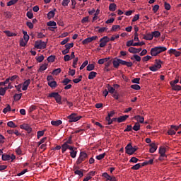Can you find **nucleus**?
<instances>
[{"label":"nucleus","instance_id":"nucleus-28","mask_svg":"<svg viewBox=\"0 0 181 181\" xmlns=\"http://www.w3.org/2000/svg\"><path fill=\"white\" fill-rule=\"evenodd\" d=\"M151 36H153L155 38H158L160 37V33L158 30H156L154 32H152L151 34H149Z\"/></svg>","mask_w":181,"mask_h":181},{"label":"nucleus","instance_id":"nucleus-12","mask_svg":"<svg viewBox=\"0 0 181 181\" xmlns=\"http://www.w3.org/2000/svg\"><path fill=\"white\" fill-rule=\"evenodd\" d=\"M102 177H105V179H106V181H117L115 177L110 176L109 174H107V173H103Z\"/></svg>","mask_w":181,"mask_h":181},{"label":"nucleus","instance_id":"nucleus-24","mask_svg":"<svg viewBox=\"0 0 181 181\" xmlns=\"http://www.w3.org/2000/svg\"><path fill=\"white\" fill-rule=\"evenodd\" d=\"M95 77H97V72L92 71L88 75V79L89 80H93Z\"/></svg>","mask_w":181,"mask_h":181},{"label":"nucleus","instance_id":"nucleus-3","mask_svg":"<svg viewBox=\"0 0 181 181\" xmlns=\"http://www.w3.org/2000/svg\"><path fill=\"white\" fill-rule=\"evenodd\" d=\"M48 97L51 98H54L55 102H57V103L62 105V96H60L59 93H56V92H53L51 93V94L48 95Z\"/></svg>","mask_w":181,"mask_h":181},{"label":"nucleus","instance_id":"nucleus-5","mask_svg":"<svg viewBox=\"0 0 181 181\" xmlns=\"http://www.w3.org/2000/svg\"><path fill=\"white\" fill-rule=\"evenodd\" d=\"M47 44V42L38 40L37 41L35 42V48L40 49H46Z\"/></svg>","mask_w":181,"mask_h":181},{"label":"nucleus","instance_id":"nucleus-34","mask_svg":"<svg viewBox=\"0 0 181 181\" xmlns=\"http://www.w3.org/2000/svg\"><path fill=\"white\" fill-rule=\"evenodd\" d=\"M48 86L51 87L52 88H56L57 87V82L55 81H48L47 83Z\"/></svg>","mask_w":181,"mask_h":181},{"label":"nucleus","instance_id":"nucleus-58","mask_svg":"<svg viewBox=\"0 0 181 181\" xmlns=\"http://www.w3.org/2000/svg\"><path fill=\"white\" fill-rule=\"evenodd\" d=\"M69 3H70V0H63V1L62 2V5L63 6H68Z\"/></svg>","mask_w":181,"mask_h":181},{"label":"nucleus","instance_id":"nucleus-13","mask_svg":"<svg viewBox=\"0 0 181 181\" xmlns=\"http://www.w3.org/2000/svg\"><path fill=\"white\" fill-rule=\"evenodd\" d=\"M168 53L174 54L175 57H179L181 55V52H178L175 49H170L169 51H168Z\"/></svg>","mask_w":181,"mask_h":181},{"label":"nucleus","instance_id":"nucleus-7","mask_svg":"<svg viewBox=\"0 0 181 181\" xmlns=\"http://www.w3.org/2000/svg\"><path fill=\"white\" fill-rule=\"evenodd\" d=\"M100 44L99 45V47L100 48H104L106 46V44L110 42V38L107 36L103 37V38L100 39Z\"/></svg>","mask_w":181,"mask_h":181},{"label":"nucleus","instance_id":"nucleus-31","mask_svg":"<svg viewBox=\"0 0 181 181\" xmlns=\"http://www.w3.org/2000/svg\"><path fill=\"white\" fill-rule=\"evenodd\" d=\"M69 146H70L66 144H64L63 145H62V146H61L62 147V153H64L65 151H66V150L69 149Z\"/></svg>","mask_w":181,"mask_h":181},{"label":"nucleus","instance_id":"nucleus-25","mask_svg":"<svg viewBox=\"0 0 181 181\" xmlns=\"http://www.w3.org/2000/svg\"><path fill=\"white\" fill-rule=\"evenodd\" d=\"M47 63H45L40 68L38 69V72H43V71L46 70L47 69Z\"/></svg>","mask_w":181,"mask_h":181},{"label":"nucleus","instance_id":"nucleus-54","mask_svg":"<svg viewBox=\"0 0 181 181\" xmlns=\"http://www.w3.org/2000/svg\"><path fill=\"white\" fill-rule=\"evenodd\" d=\"M82 80V76H79L78 78H75L72 81L75 83L76 84L80 83Z\"/></svg>","mask_w":181,"mask_h":181},{"label":"nucleus","instance_id":"nucleus-14","mask_svg":"<svg viewBox=\"0 0 181 181\" xmlns=\"http://www.w3.org/2000/svg\"><path fill=\"white\" fill-rule=\"evenodd\" d=\"M149 153H154L157 151L158 146L156 145V144L152 143L149 144Z\"/></svg>","mask_w":181,"mask_h":181},{"label":"nucleus","instance_id":"nucleus-1","mask_svg":"<svg viewBox=\"0 0 181 181\" xmlns=\"http://www.w3.org/2000/svg\"><path fill=\"white\" fill-rule=\"evenodd\" d=\"M166 51L165 47L158 46L151 49V55L152 57H157L158 54Z\"/></svg>","mask_w":181,"mask_h":181},{"label":"nucleus","instance_id":"nucleus-8","mask_svg":"<svg viewBox=\"0 0 181 181\" xmlns=\"http://www.w3.org/2000/svg\"><path fill=\"white\" fill-rule=\"evenodd\" d=\"M74 47V43H69L64 45L65 49L62 51V54L63 55H66V54H69V52L70 51V49H71Z\"/></svg>","mask_w":181,"mask_h":181},{"label":"nucleus","instance_id":"nucleus-53","mask_svg":"<svg viewBox=\"0 0 181 181\" xmlns=\"http://www.w3.org/2000/svg\"><path fill=\"white\" fill-rule=\"evenodd\" d=\"M27 42H28V41H25V40H23V39H22L19 42V45H21V47H25V45H27Z\"/></svg>","mask_w":181,"mask_h":181},{"label":"nucleus","instance_id":"nucleus-48","mask_svg":"<svg viewBox=\"0 0 181 181\" xmlns=\"http://www.w3.org/2000/svg\"><path fill=\"white\" fill-rule=\"evenodd\" d=\"M55 59L54 56H49L47 58V61L49 63H53L54 62Z\"/></svg>","mask_w":181,"mask_h":181},{"label":"nucleus","instance_id":"nucleus-16","mask_svg":"<svg viewBox=\"0 0 181 181\" xmlns=\"http://www.w3.org/2000/svg\"><path fill=\"white\" fill-rule=\"evenodd\" d=\"M29 85H30V79H28L27 81H24V83H23L22 90L26 91Z\"/></svg>","mask_w":181,"mask_h":181},{"label":"nucleus","instance_id":"nucleus-30","mask_svg":"<svg viewBox=\"0 0 181 181\" xmlns=\"http://www.w3.org/2000/svg\"><path fill=\"white\" fill-rule=\"evenodd\" d=\"M116 4H110V6H108V10L111 12H115L116 11Z\"/></svg>","mask_w":181,"mask_h":181},{"label":"nucleus","instance_id":"nucleus-27","mask_svg":"<svg viewBox=\"0 0 181 181\" xmlns=\"http://www.w3.org/2000/svg\"><path fill=\"white\" fill-rule=\"evenodd\" d=\"M62 123H63V122H62V120H56V121L51 122V124L54 127H58V126L61 125Z\"/></svg>","mask_w":181,"mask_h":181},{"label":"nucleus","instance_id":"nucleus-26","mask_svg":"<svg viewBox=\"0 0 181 181\" xmlns=\"http://www.w3.org/2000/svg\"><path fill=\"white\" fill-rule=\"evenodd\" d=\"M171 88L174 91H181V86L180 85H170Z\"/></svg>","mask_w":181,"mask_h":181},{"label":"nucleus","instance_id":"nucleus-19","mask_svg":"<svg viewBox=\"0 0 181 181\" xmlns=\"http://www.w3.org/2000/svg\"><path fill=\"white\" fill-rule=\"evenodd\" d=\"M134 119L136 120L137 122H139V123H144V117L141 116V115H136L135 117H134Z\"/></svg>","mask_w":181,"mask_h":181},{"label":"nucleus","instance_id":"nucleus-23","mask_svg":"<svg viewBox=\"0 0 181 181\" xmlns=\"http://www.w3.org/2000/svg\"><path fill=\"white\" fill-rule=\"evenodd\" d=\"M162 61L156 59V64L152 67H157L158 69L162 68Z\"/></svg>","mask_w":181,"mask_h":181},{"label":"nucleus","instance_id":"nucleus-38","mask_svg":"<svg viewBox=\"0 0 181 181\" xmlns=\"http://www.w3.org/2000/svg\"><path fill=\"white\" fill-rule=\"evenodd\" d=\"M11 111V106L10 105H6V107L2 110V113L6 114L7 112Z\"/></svg>","mask_w":181,"mask_h":181},{"label":"nucleus","instance_id":"nucleus-11","mask_svg":"<svg viewBox=\"0 0 181 181\" xmlns=\"http://www.w3.org/2000/svg\"><path fill=\"white\" fill-rule=\"evenodd\" d=\"M97 39H98L97 36H93V37H88L87 39H84V40L82 41V44L87 45L88 43L92 42L93 41H95Z\"/></svg>","mask_w":181,"mask_h":181},{"label":"nucleus","instance_id":"nucleus-46","mask_svg":"<svg viewBox=\"0 0 181 181\" xmlns=\"http://www.w3.org/2000/svg\"><path fill=\"white\" fill-rule=\"evenodd\" d=\"M7 126L11 128H16L17 127V125H16L15 123H13V122H12V121L7 122Z\"/></svg>","mask_w":181,"mask_h":181},{"label":"nucleus","instance_id":"nucleus-21","mask_svg":"<svg viewBox=\"0 0 181 181\" xmlns=\"http://www.w3.org/2000/svg\"><path fill=\"white\" fill-rule=\"evenodd\" d=\"M74 173L76 175H78L79 177H83V170H74Z\"/></svg>","mask_w":181,"mask_h":181},{"label":"nucleus","instance_id":"nucleus-60","mask_svg":"<svg viewBox=\"0 0 181 181\" xmlns=\"http://www.w3.org/2000/svg\"><path fill=\"white\" fill-rule=\"evenodd\" d=\"M27 27L29 28V29H33L34 25L30 21H27Z\"/></svg>","mask_w":181,"mask_h":181},{"label":"nucleus","instance_id":"nucleus-61","mask_svg":"<svg viewBox=\"0 0 181 181\" xmlns=\"http://www.w3.org/2000/svg\"><path fill=\"white\" fill-rule=\"evenodd\" d=\"M168 134L170 135V136H173V135L176 134V132H175V130H173V129H170L168 131Z\"/></svg>","mask_w":181,"mask_h":181},{"label":"nucleus","instance_id":"nucleus-49","mask_svg":"<svg viewBox=\"0 0 181 181\" xmlns=\"http://www.w3.org/2000/svg\"><path fill=\"white\" fill-rule=\"evenodd\" d=\"M88 61L87 60L84 61L82 65H81V67H79V70H83L84 67H86V66H88Z\"/></svg>","mask_w":181,"mask_h":181},{"label":"nucleus","instance_id":"nucleus-4","mask_svg":"<svg viewBox=\"0 0 181 181\" xmlns=\"http://www.w3.org/2000/svg\"><path fill=\"white\" fill-rule=\"evenodd\" d=\"M137 150L138 148H134L130 143H129V144L125 146V153L128 155H133Z\"/></svg>","mask_w":181,"mask_h":181},{"label":"nucleus","instance_id":"nucleus-35","mask_svg":"<svg viewBox=\"0 0 181 181\" xmlns=\"http://www.w3.org/2000/svg\"><path fill=\"white\" fill-rule=\"evenodd\" d=\"M22 95H23L22 93L14 94V96H13L14 101H19V100L22 98Z\"/></svg>","mask_w":181,"mask_h":181},{"label":"nucleus","instance_id":"nucleus-10","mask_svg":"<svg viewBox=\"0 0 181 181\" xmlns=\"http://www.w3.org/2000/svg\"><path fill=\"white\" fill-rule=\"evenodd\" d=\"M21 129H24L27 131L28 134H30L32 132V127L29 126L28 124H23L20 126Z\"/></svg>","mask_w":181,"mask_h":181},{"label":"nucleus","instance_id":"nucleus-40","mask_svg":"<svg viewBox=\"0 0 181 181\" xmlns=\"http://www.w3.org/2000/svg\"><path fill=\"white\" fill-rule=\"evenodd\" d=\"M60 72H62V69H60V68L55 69L53 70V71L52 72V75L57 76V75L59 74Z\"/></svg>","mask_w":181,"mask_h":181},{"label":"nucleus","instance_id":"nucleus-57","mask_svg":"<svg viewBox=\"0 0 181 181\" xmlns=\"http://www.w3.org/2000/svg\"><path fill=\"white\" fill-rule=\"evenodd\" d=\"M45 134V131H38L37 132V139H39L40 137H42Z\"/></svg>","mask_w":181,"mask_h":181},{"label":"nucleus","instance_id":"nucleus-36","mask_svg":"<svg viewBox=\"0 0 181 181\" xmlns=\"http://www.w3.org/2000/svg\"><path fill=\"white\" fill-rule=\"evenodd\" d=\"M6 35L8 36V37H15L17 36V34L13 33H11L9 30H5Z\"/></svg>","mask_w":181,"mask_h":181},{"label":"nucleus","instance_id":"nucleus-56","mask_svg":"<svg viewBox=\"0 0 181 181\" xmlns=\"http://www.w3.org/2000/svg\"><path fill=\"white\" fill-rule=\"evenodd\" d=\"M70 82H71V80L69 78H64V80L62 81V83H63L64 86L68 85Z\"/></svg>","mask_w":181,"mask_h":181},{"label":"nucleus","instance_id":"nucleus-62","mask_svg":"<svg viewBox=\"0 0 181 181\" xmlns=\"http://www.w3.org/2000/svg\"><path fill=\"white\" fill-rule=\"evenodd\" d=\"M27 17L29 19H33V12L32 11H28L27 12Z\"/></svg>","mask_w":181,"mask_h":181},{"label":"nucleus","instance_id":"nucleus-55","mask_svg":"<svg viewBox=\"0 0 181 181\" xmlns=\"http://www.w3.org/2000/svg\"><path fill=\"white\" fill-rule=\"evenodd\" d=\"M76 155H77V151H70V156L71 157V158H76Z\"/></svg>","mask_w":181,"mask_h":181},{"label":"nucleus","instance_id":"nucleus-59","mask_svg":"<svg viewBox=\"0 0 181 181\" xmlns=\"http://www.w3.org/2000/svg\"><path fill=\"white\" fill-rule=\"evenodd\" d=\"M107 90H108L107 92L110 93V94H113L117 92L115 90V88L112 87H108Z\"/></svg>","mask_w":181,"mask_h":181},{"label":"nucleus","instance_id":"nucleus-33","mask_svg":"<svg viewBox=\"0 0 181 181\" xmlns=\"http://www.w3.org/2000/svg\"><path fill=\"white\" fill-rule=\"evenodd\" d=\"M128 51L129 52L132 53V54H138V53H140L137 49L136 48H134L133 47H129L128 49Z\"/></svg>","mask_w":181,"mask_h":181},{"label":"nucleus","instance_id":"nucleus-44","mask_svg":"<svg viewBox=\"0 0 181 181\" xmlns=\"http://www.w3.org/2000/svg\"><path fill=\"white\" fill-rule=\"evenodd\" d=\"M141 165H140V163H137L136 165H134L133 167H132V170H138L139 169H140L141 168Z\"/></svg>","mask_w":181,"mask_h":181},{"label":"nucleus","instance_id":"nucleus-42","mask_svg":"<svg viewBox=\"0 0 181 181\" xmlns=\"http://www.w3.org/2000/svg\"><path fill=\"white\" fill-rule=\"evenodd\" d=\"M134 131L138 132L140 130V124L139 122L135 123V125L132 127Z\"/></svg>","mask_w":181,"mask_h":181},{"label":"nucleus","instance_id":"nucleus-15","mask_svg":"<svg viewBox=\"0 0 181 181\" xmlns=\"http://www.w3.org/2000/svg\"><path fill=\"white\" fill-rule=\"evenodd\" d=\"M159 154H160V157H159V160H162V158L166 157L165 148H159Z\"/></svg>","mask_w":181,"mask_h":181},{"label":"nucleus","instance_id":"nucleus-6","mask_svg":"<svg viewBox=\"0 0 181 181\" xmlns=\"http://www.w3.org/2000/svg\"><path fill=\"white\" fill-rule=\"evenodd\" d=\"M82 118L81 116H76L75 113L68 116L69 123L76 122Z\"/></svg>","mask_w":181,"mask_h":181},{"label":"nucleus","instance_id":"nucleus-52","mask_svg":"<svg viewBox=\"0 0 181 181\" xmlns=\"http://www.w3.org/2000/svg\"><path fill=\"white\" fill-rule=\"evenodd\" d=\"M139 161V159L136 157H132L129 160V162L130 163H137Z\"/></svg>","mask_w":181,"mask_h":181},{"label":"nucleus","instance_id":"nucleus-47","mask_svg":"<svg viewBox=\"0 0 181 181\" xmlns=\"http://www.w3.org/2000/svg\"><path fill=\"white\" fill-rule=\"evenodd\" d=\"M94 68H95L94 64H88V66H87V71H93V70H94Z\"/></svg>","mask_w":181,"mask_h":181},{"label":"nucleus","instance_id":"nucleus-22","mask_svg":"<svg viewBox=\"0 0 181 181\" xmlns=\"http://www.w3.org/2000/svg\"><path fill=\"white\" fill-rule=\"evenodd\" d=\"M142 39L146 40V41H151L153 39L154 36L149 34L144 35Z\"/></svg>","mask_w":181,"mask_h":181},{"label":"nucleus","instance_id":"nucleus-41","mask_svg":"<svg viewBox=\"0 0 181 181\" xmlns=\"http://www.w3.org/2000/svg\"><path fill=\"white\" fill-rule=\"evenodd\" d=\"M105 156H106V153H103V154H100V155L96 156L95 158H96V160H101L104 159V158L105 157Z\"/></svg>","mask_w":181,"mask_h":181},{"label":"nucleus","instance_id":"nucleus-45","mask_svg":"<svg viewBox=\"0 0 181 181\" xmlns=\"http://www.w3.org/2000/svg\"><path fill=\"white\" fill-rule=\"evenodd\" d=\"M18 2V0H11L10 1H8L7 3V6H11L15 5Z\"/></svg>","mask_w":181,"mask_h":181},{"label":"nucleus","instance_id":"nucleus-63","mask_svg":"<svg viewBox=\"0 0 181 181\" xmlns=\"http://www.w3.org/2000/svg\"><path fill=\"white\" fill-rule=\"evenodd\" d=\"M44 57L42 55L38 57L37 58H36V61L38 62V63H41L42 62L43 59H44Z\"/></svg>","mask_w":181,"mask_h":181},{"label":"nucleus","instance_id":"nucleus-64","mask_svg":"<svg viewBox=\"0 0 181 181\" xmlns=\"http://www.w3.org/2000/svg\"><path fill=\"white\" fill-rule=\"evenodd\" d=\"M134 41L133 40H130L127 42V47H131L133 46L134 47Z\"/></svg>","mask_w":181,"mask_h":181},{"label":"nucleus","instance_id":"nucleus-20","mask_svg":"<svg viewBox=\"0 0 181 181\" xmlns=\"http://www.w3.org/2000/svg\"><path fill=\"white\" fill-rule=\"evenodd\" d=\"M7 133L11 135L14 134L17 136H21V133H19L18 130H7Z\"/></svg>","mask_w":181,"mask_h":181},{"label":"nucleus","instance_id":"nucleus-43","mask_svg":"<svg viewBox=\"0 0 181 181\" xmlns=\"http://www.w3.org/2000/svg\"><path fill=\"white\" fill-rule=\"evenodd\" d=\"M121 30V26L119 25H112L111 28V31L116 32L117 30Z\"/></svg>","mask_w":181,"mask_h":181},{"label":"nucleus","instance_id":"nucleus-18","mask_svg":"<svg viewBox=\"0 0 181 181\" xmlns=\"http://www.w3.org/2000/svg\"><path fill=\"white\" fill-rule=\"evenodd\" d=\"M112 64H113V67L116 69H117L120 65L118 58H115L113 61H112Z\"/></svg>","mask_w":181,"mask_h":181},{"label":"nucleus","instance_id":"nucleus-29","mask_svg":"<svg viewBox=\"0 0 181 181\" xmlns=\"http://www.w3.org/2000/svg\"><path fill=\"white\" fill-rule=\"evenodd\" d=\"M2 161H8L11 160L10 155L8 154H2L1 156Z\"/></svg>","mask_w":181,"mask_h":181},{"label":"nucleus","instance_id":"nucleus-32","mask_svg":"<svg viewBox=\"0 0 181 181\" xmlns=\"http://www.w3.org/2000/svg\"><path fill=\"white\" fill-rule=\"evenodd\" d=\"M130 59L135 60L136 62H141V57L140 56H139L138 54H134V56L132 57V58H130Z\"/></svg>","mask_w":181,"mask_h":181},{"label":"nucleus","instance_id":"nucleus-2","mask_svg":"<svg viewBox=\"0 0 181 181\" xmlns=\"http://www.w3.org/2000/svg\"><path fill=\"white\" fill-rule=\"evenodd\" d=\"M87 159H88V154L84 151H81V153H79L78 158L76 160V165H79Z\"/></svg>","mask_w":181,"mask_h":181},{"label":"nucleus","instance_id":"nucleus-50","mask_svg":"<svg viewBox=\"0 0 181 181\" xmlns=\"http://www.w3.org/2000/svg\"><path fill=\"white\" fill-rule=\"evenodd\" d=\"M130 88H131L132 89L136 90H139L141 89V88L140 87V86H139V85H136V84H135V85H132V86H130Z\"/></svg>","mask_w":181,"mask_h":181},{"label":"nucleus","instance_id":"nucleus-9","mask_svg":"<svg viewBox=\"0 0 181 181\" xmlns=\"http://www.w3.org/2000/svg\"><path fill=\"white\" fill-rule=\"evenodd\" d=\"M118 62H119L120 65L127 66V67L130 68L133 66V63L130 62H126L121 59H118Z\"/></svg>","mask_w":181,"mask_h":181},{"label":"nucleus","instance_id":"nucleus-17","mask_svg":"<svg viewBox=\"0 0 181 181\" xmlns=\"http://www.w3.org/2000/svg\"><path fill=\"white\" fill-rule=\"evenodd\" d=\"M128 118H129V115H125L124 116H120L119 117L116 119H117L118 123H122V122H124V121L127 120V119Z\"/></svg>","mask_w":181,"mask_h":181},{"label":"nucleus","instance_id":"nucleus-37","mask_svg":"<svg viewBox=\"0 0 181 181\" xmlns=\"http://www.w3.org/2000/svg\"><path fill=\"white\" fill-rule=\"evenodd\" d=\"M47 26L52 28V27H56L57 26V23L55 21H48L47 23Z\"/></svg>","mask_w":181,"mask_h":181},{"label":"nucleus","instance_id":"nucleus-39","mask_svg":"<svg viewBox=\"0 0 181 181\" xmlns=\"http://www.w3.org/2000/svg\"><path fill=\"white\" fill-rule=\"evenodd\" d=\"M54 11H51L48 12V13L47 14V17L48 18V19L51 20L52 18L54 17Z\"/></svg>","mask_w":181,"mask_h":181},{"label":"nucleus","instance_id":"nucleus-51","mask_svg":"<svg viewBox=\"0 0 181 181\" xmlns=\"http://www.w3.org/2000/svg\"><path fill=\"white\" fill-rule=\"evenodd\" d=\"M72 59L74 58H71L69 54H66L65 56H64V62H69Z\"/></svg>","mask_w":181,"mask_h":181}]
</instances>
